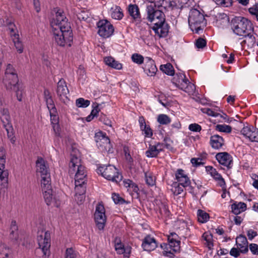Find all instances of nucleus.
<instances>
[{
    "instance_id": "obj_1",
    "label": "nucleus",
    "mask_w": 258,
    "mask_h": 258,
    "mask_svg": "<svg viewBox=\"0 0 258 258\" xmlns=\"http://www.w3.org/2000/svg\"><path fill=\"white\" fill-rule=\"evenodd\" d=\"M53 40L60 46H71L73 34L70 23L63 12L60 10L56 13L55 18L51 22Z\"/></svg>"
},
{
    "instance_id": "obj_2",
    "label": "nucleus",
    "mask_w": 258,
    "mask_h": 258,
    "mask_svg": "<svg viewBox=\"0 0 258 258\" xmlns=\"http://www.w3.org/2000/svg\"><path fill=\"white\" fill-rule=\"evenodd\" d=\"M231 28L234 34L240 36L253 30L251 22L243 17H235L233 18L231 22Z\"/></svg>"
},
{
    "instance_id": "obj_3",
    "label": "nucleus",
    "mask_w": 258,
    "mask_h": 258,
    "mask_svg": "<svg viewBox=\"0 0 258 258\" xmlns=\"http://www.w3.org/2000/svg\"><path fill=\"white\" fill-rule=\"evenodd\" d=\"M188 23L191 29L196 33H199L206 26V20L204 16L199 10L192 9L188 17Z\"/></svg>"
},
{
    "instance_id": "obj_4",
    "label": "nucleus",
    "mask_w": 258,
    "mask_h": 258,
    "mask_svg": "<svg viewBox=\"0 0 258 258\" xmlns=\"http://www.w3.org/2000/svg\"><path fill=\"white\" fill-rule=\"evenodd\" d=\"M97 172L100 173L105 179L113 182L118 183L122 179V176L118 170L110 164L100 166L97 169Z\"/></svg>"
},
{
    "instance_id": "obj_5",
    "label": "nucleus",
    "mask_w": 258,
    "mask_h": 258,
    "mask_svg": "<svg viewBox=\"0 0 258 258\" xmlns=\"http://www.w3.org/2000/svg\"><path fill=\"white\" fill-rule=\"evenodd\" d=\"M37 241L39 248H40L44 255H49V248L50 247V234L48 231L43 232V231H38Z\"/></svg>"
},
{
    "instance_id": "obj_6",
    "label": "nucleus",
    "mask_w": 258,
    "mask_h": 258,
    "mask_svg": "<svg viewBox=\"0 0 258 258\" xmlns=\"http://www.w3.org/2000/svg\"><path fill=\"white\" fill-rule=\"evenodd\" d=\"M79 154L78 150L73 149L71 154V158L69 164L70 169L74 171L77 169L76 174L86 175L85 167L80 164Z\"/></svg>"
},
{
    "instance_id": "obj_7",
    "label": "nucleus",
    "mask_w": 258,
    "mask_h": 258,
    "mask_svg": "<svg viewBox=\"0 0 258 258\" xmlns=\"http://www.w3.org/2000/svg\"><path fill=\"white\" fill-rule=\"evenodd\" d=\"M146 10L147 19L150 22L165 21V16L162 10L157 9L153 4L148 5Z\"/></svg>"
},
{
    "instance_id": "obj_8",
    "label": "nucleus",
    "mask_w": 258,
    "mask_h": 258,
    "mask_svg": "<svg viewBox=\"0 0 258 258\" xmlns=\"http://www.w3.org/2000/svg\"><path fill=\"white\" fill-rule=\"evenodd\" d=\"M94 219L96 226L99 230H103L106 224L105 210L102 204H98L95 209Z\"/></svg>"
},
{
    "instance_id": "obj_9",
    "label": "nucleus",
    "mask_w": 258,
    "mask_h": 258,
    "mask_svg": "<svg viewBox=\"0 0 258 258\" xmlns=\"http://www.w3.org/2000/svg\"><path fill=\"white\" fill-rule=\"evenodd\" d=\"M176 182L183 187H187V190L191 194L194 193V188L191 185V181L185 171L182 169H178L175 173Z\"/></svg>"
},
{
    "instance_id": "obj_10",
    "label": "nucleus",
    "mask_w": 258,
    "mask_h": 258,
    "mask_svg": "<svg viewBox=\"0 0 258 258\" xmlns=\"http://www.w3.org/2000/svg\"><path fill=\"white\" fill-rule=\"evenodd\" d=\"M176 75L178 77L176 84L179 88L189 94L193 93L195 86L189 82L185 75L182 73L176 74Z\"/></svg>"
},
{
    "instance_id": "obj_11",
    "label": "nucleus",
    "mask_w": 258,
    "mask_h": 258,
    "mask_svg": "<svg viewBox=\"0 0 258 258\" xmlns=\"http://www.w3.org/2000/svg\"><path fill=\"white\" fill-rule=\"evenodd\" d=\"M98 33L102 37L108 38L114 32L113 25L106 20H100L97 23Z\"/></svg>"
},
{
    "instance_id": "obj_12",
    "label": "nucleus",
    "mask_w": 258,
    "mask_h": 258,
    "mask_svg": "<svg viewBox=\"0 0 258 258\" xmlns=\"http://www.w3.org/2000/svg\"><path fill=\"white\" fill-rule=\"evenodd\" d=\"M8 30L10 33V35L17 51L19 53H22L23 51V45L22 42L20 40L18 31L14 23L10 22L9 24Z\"/></svg>"
},
{
    "instance_id": "obj_13",
    "label": "nucleus",
    "mask_w": 258,
    "mask_h": 258,
    "mask_svg": "<svg viewBox=\"0 0 258 258\" xmlns=\"http://www.w3.org/2000/svg\"><path fill=\"white\" fill-rule=\"evenodd\" d=\"M56 93L59 100L64 103H67L69 99L68 95L69 90L64 79H61L57 83Z\"/></svg>"
},
{
    "instance_id": "obj_14",
    "label": "nucleus",
    "mask_w": 258,
    "mask_h": 258,
    "mask_svg": "<svg viewBox=\"0 0 258 258\" xmlns=\"http://www.w3.org/2000/svg\"><path fill=\"white\" fill-rule=\"evenodd\" d=\"M1 119L3 125L7 132L8 138L12 144H14L16 141V138L14 134L13 127L11 124L10 114L1 115Z\"/></svg>"
},
{
    "instance_id": "obj_15",
    "label": "nucleus",
    "mask_w": 258,
    "mask_h": 258,
    "mask_svg": "<svg viewBox=\"0 0 258 258\" xmlns=\"http://www.w3.org/2000/svg\"><path fill=\"white\" fill-rule=\"evenodd\" d=\"M5 159V150L3 148H0V183L5 186L8 182V172L7 170H4Z\"/></svg>"
},
{
    "instance_id": "obj_16",
    "label": "nucleus",
    "mask_w": 258,
    "mask_h": 258,
    "mask_svg": "<svg viewBox=\"0 0 258 258\" xmlns=\"http://www.w3.org/2000/svg\"><path fill=\"white\" fill-rule=\"evenodd\" d=\"M95 140L98 147L102 148V150H110L111 145L110 139L106 136L105 133L102 132L95 134Z\"/></svg>"
},
{
    "instance_id": "obj_17",
    "label": "nucleus",
    "mask_w": 258,
    "mask_h": 258,
    "mask_svg": "<svg viewBox=\"0 0 258 258\" xmlns=\"http://www.w3.org/2000/svg\"><path fill=\"white\" fill-rule=\"evenodd\" d=\"M154 24L152 29L160 37H165L168 35L169 26L165 21H157Z\"/></svg>"
},
{
    "instance_id": "obj_18",
    "label": "nucleus",
    "mask_w": 258,
    "mask_h": 258,
    "mask_svg": "<svg viewBox=\"0 0 258 258\" xmlns=\"http://www.w3.org/2000/svg\"><path fill=\"white\" fill-rule=\"evenodd\" d=\"M36 172L41 177L50 175L47 162L41 157H38L36 162Z\"/></svg>"
},
{
    "instance_id": "obj_19",
    "label": "nucleus",
    "mask_w": 258,
    "mask_h": 258,
    "mask_svg": "<svg viewBox=\"0 0 258 258\" xmlns=\"http://www.w3.org/2000/svg\"><path fill=\"white\" fill-rule=\"evenodd\" d=\"M216 158L220 164L228 168L231 167L233 162L232 157L227 152L217 153L216 155Z\"/></svg>"
},
{
    "instance_id": "obj_20",
    "label": "nucleus",
    "mask_w": 258,
    "mask_h": 258,
    "mask_svg": "<svg viewBox=\"0 0 258 258\" xmlns=\"http://www.w3.org/2000/svg\"><path fill=\"white\" fill-rule=\"evenodd\" d=\"M142 247L144 250L151 251L157 247V242L153 237L149 235L143 239Z\"/></svg>"
},
{
    "instance_id": "obj_21",
    "label": "nucleus",
    "mask_w": 258,
    "mask_h": 258,
    "mask_svg": "<svg viewBox=\"0 0 258 258\" xmlns=\"http://www.w3.org/2000/svg\"><path fill=\"white\" fill-rule=\"evenodd\" d=\"M44 199L47 205H52L58 207L60 205V201L52 194V189L42 191Z\"/></svg>"
},
{
    "instance_id": "obj_22",
    "label": "nucleus",
    "mask_w": 258,
    "mask_h": 258,
    "mask_svg": "<svg viewBox=\"0 0 258 258\" xmlns=\"http://www.w3.org/2000/svg\"><path fill=\"white\" fill-rule=\"evenodd\" d=\"M143 69L145 73L149 76H155L158 70L154 61L148 57L145 58V63Z\"/></svg>"
},
{
    "instance_id": "obj_23",
    "label": "nucleus",
    "mask_w": 258,
    "mask_h": 258,
    "mask_svg": "<svg viewBox=\"0 0 258 258\" xmlns=\"http://www.w3.org/2000/svg\"><path fill=\"white\" fill-rule=\"evenodd\" d=\"M139 123L141 131L145 138H152L153 133V131L149 124H147L145 119L143 116L139 117Z\"/></svg>"
},
{
    "instance_id": "obj_24",
    "label": "nucleus",
    "mask_w": 258,
    "mask_h": 258,
    "mask_svg": "<svg viewBox=\"0 0 258 258\" xmlns=\"http://www.w3.org/2000/svg\"><path fill=\"white\" fill-rule=\"evenodd\" d=\"M128 12L134 21L140 23L141 21V17L140 9L137 5L130 4L128 6Z\"/></svg>"
},
{
    "instance_id": "obj_25",
    "label": "nucleus",
    "mask_w": 258,
    "mask_h": 258,
    "mask_svg": "<svg viewBox=\"0 0 258 258\" xmlns=\"http://www.w3.org/2000/svg\"><path fill=\"white\" fill-rule=\"evenodd\" d=\"M236 244L241 253H245L248 251V241L245 236L240 235L237 236Z\"/></svg>"
},
{
    "instance_id": "obj_26",
    "label": "nucleus",
    "mask_w": 258,
    "mask_h": 258,
    "mask_svg": "<svg viewBox=\"0 0 258 258\" xmlns=\"http://www.w3.org/2000/svg\"><path fill=\"white\" fill-rule=\"evenodd\" d=\"M4 83L8 90H12V88L15 89L16 85L19 84V80L17 74H13V77L7 78V76H5L3 79Z\"/></svg>"
},
{
    "instance_id": "obj_27",
    "label": "nucleus",
    "mask_w": 258,
    "mask_h": 258,
    "mask_svg": "<svg viewBox=\"0 0 258 258\" xmlns=\"http://www.w3.org/2000/svg\"><path fill=\"white\" fill-rule=\"evenodd\" d=\"M210 144L213 149L219 150L224 146V140L222 137L215 135L210 137Z\"/></svg>"
},
{
    "instance_id": "obj_28",
    "label": "nucleus",
    "mask_w": 258,
    "mask_h": 258,
    "mask_svg": "<svg viewBox=\"0 0 258 258\" xmlns=\"http://www.w3.org/2000/svg\"><path fill=\"white\" fill-rule=\"evenodd\" d=\"M18 227L15 221H12L10 228V235L9 238L14 243H17L19 235H18Z\"/></svg>"
},
{
    "instance_id": "obj_29",
    "label": "nucleus",
    "mask_w": 258,
    "mask_h": 258,
    "mask_svg": "<svg viewBox=\"0 0 258 258\" xmlns=\"http://www.w3.org/2000/svg\"><path fill=\"white\" fill-rule=\"evenodd\" d=\"M231 211L235 215H238L246 210V204L243 202H235L231 206Z\"/></svg>"
},
{
    "instance_id": "obj_30",
    "label": "nucleus",
    "mask_w": 258,
    "mask_h": 258,
    "mask_svg": "<svg viewBox=\"0 0 258 258\" xmlns=\"http://www.w3.org/2000/svg\"><path fill=\"white\" fill-rule=\"evenodd\" d=\"M104 61L106 65L114 69L120 70L122 68V64L111 56L104 57Z\"/></svg>"
},
{
    "instance_id": "obj_31",
    "label": "nucleus",
    "mask_w": 258,
    "mask_h": 258,
    "mask_svg": "<svg viewBox=\"0 0 258 258\" xmlns=\"http://www.w3.org/2000/svg\"><path fill=\"white\" fill-rule=\"evenodd\" d=\"M161 152V150L160 149L158 150L157 147L150 144L148 150L145 152V155L148 158H155L158 156Z\"/></svg>"
},
{
    "instance_id": "obj_32",
    "label": "nucleus",
    "mask_w": 258,
    "mask_h": 258,
    "mask_svg": "<svg viewBox=\"0 0 258 258\" xmlns=\"http://www.w3.org/2000/svg\"><path fill=\"white\" fill-rule=\"evenodd\" d=\"M12 257V250L4 244L0 245V258Z\"/></svg>"
},
{
    "instance_id": "obj_33",
    "label": "nucleus",
    "mask_w": 258,
    "mask_h": 258,
    "mask_svg": "<svg viewBox=\"0 0 258 258\" xmlns=\"http://www.w3.org/2000/svg\"><path fill=\"white\" fill-rule=\"evenodd\" d=\"M111 16L113 19L121 20L123 17V14L121 8L119 6H115L114 8L111 9Z\"/></svg>"
},
{
    "instance_id": "obj_34",
    "label": "nucleus",
    "mask_w": 258,
    "mask_h": 258,
    "mask_svg": "<svg viewBox=\"0 0 258 258\" xmlns=\"http://www.w3.org/2000/svg\"><path fill=\"white\" fill-rule=\"evenodd\" d=\"M50 181V175L41 177V187L42 191L51 189Z\"/></svg>"
},
{
    "instance_id": "obj_35",
    "label": "nucleus",
    "mask_w": 258,
    "mask_h": 258,
    "mask_svg": "<svg viewBox=\"0 0 258 258\" xmlns=\"http://www.w3.org/2000/svg\"><path fill=\"white\" fill-rule=\"evenodd\" d=\"M160 70L163 73L169 76H173L174 74V70L173 67L170 63L161 65Z\"/></svg>"
},
{
    "instance_id": "obj_36",
    "label": "nucleus",
    "mask_w": 258,
    "mask_h": 258,
    "mask_svg": "<svg viewBox=\"0 0 258 258\" xmlns=\"http://www.w3.org/2000/svg\"><path fill=\"white\" fill-rule=\"evenodd\" d=\"M114 247L117 253L119 254H123L124 252V246L121 242V240L118 237H115L114 239Z\"/></svg>"
},
{
    "instance_id": "obj_37",
    "label": "nucleus",
    "mask_w": 258,
    "mask_h": 258,
    "mask_svg": "<svg viewBox=\"0 0 258 258\" xmlns=\"http://www.w3.org/2000/svg\"><path fill=\"white\" fill-rule=\"evenodd\" d=\"M180 243V241H175L174 242H171L170 243L168 244L163 243L161 244L160 246L162 249L167 248L168 246L173 251H176L179 249Z\"/></svg>"
},
{
    "instance_id": "obj_38",
    "label": "nucleus",
    "mask_w": 258,
    "mask_h": 258,
    "mask_svg": "<svg viewBox=\"0 0 258 258\" xmlns=\"http://www.w3.org/2000/svg\"><path fill=\"white\" fill-rule=\"evenodd\" d=\"M254 127L252 125L244 126L241 131V134L250 141Z\"/></svg>"
},
{
    "instance_id": "obj_39",
    "label": "nucleus",
    "mask_w": 258,
    "mask_h": 258,
    "mask_svg": "<svg viewBox=\"0 0 258 258\" xmlns=\"http://www.w3.org/2000/svg\"><path fill=\"white\" fill-rule=\"evenodd\" d=\"M172 191L173 194L175 196H178L183 192L184 189L187 188V187H183L180 184H178L177 182H173L172 184Z\"/></svg>"
},
{
    "instance_id": "obj_40",
    "label": "nucleus",
    "mask_w": 258,
    "mask_h": 258,
    "mask_svg": "<svg viewBox=\"0 0 258 258\" xmlns=\"http://www.w3.org/2000/svg\"><path fill=\"white\" fill-rule=\"evenodd\" d=\"M197 216L198 221L202 223L206 222L209 219V214L202 210L198 211Z\"/></svg>"
},
{
    "instance_id": "obj_41",
    "label": "nucleus",
    "mask_w": 258,
    "mask_h": 258,
    "mask_svg": "<svg viewBox=\"0 0 258 258\" xmlns=\"http://www.w3.org/2000/svg\"><path fill=\"white\" fill-rule=\"evenodd\" d=\"M87 183H80L77 182L75 183L76 194H85L86 191Z\"/></svg>"
},
{
    "instance_id": "obj_42",
    "label": "nucleus",
    "mask_w": 258,
    "mask_h": 258,
    "mask_svg": "<svg viewBox=\"0 0 258 258\" xmlns=\"http://www.w3.org/2000/svg\"><path fill=\"white\" fill-rule=\"evenodd\" d=\"M12 90H14L16 92L17 99L19 101H22L23 95V88L22 85L20 84H17L16 85V88L15 89L12 88Z\"/></svg>"
},
{
    "instance_id": "obj_43",
    "label": "nucleus",
    "mask_w": 258,
    "mask_h": 258,
    "mask_svg": "<svg viewBox=\"0 0 258 258\" xmlns=\"http://www.w3.org/2000/svg\"><path fill=\"white\" fill-rule=\"evenodd\" d=\"M215 130L220 132L230 133L231 132L232 127L226 124H217L215 126Z\"/></svg>"
},
{
    "instance_id": "obj_44",
    "label": "nucleus",
    "mask_w": 258,
    "mask_h": 258,
    "mask_svg": "<svg viewBox=\"0 0 258 258\" xmlns=\"http://www.w3.org/2000/svg\"><path fill=\"white\" fill-rule=\"evenodd\" d=\"M45 101H46V103L47 105V107L49 111V113H51V114L56 113H57L56 109L55 107L52 98L46 99V100H45Z\"/></svg>"
},
{
    "instance_id": "obj_45",
    "label": "nucleus",
    "mask_w": 258,
    "mask_h": 258,
    "mask_svg": "<svg viewBox=\"0 0 258 258\" xmlns=\"http://www.w3.org/2000/svg\"><path fill=\"white\" fill-rule=\"evenodd\" d=\"M132 60L138 64H141L144 63V57L140 54L138 53H134L132 54Z\"/></svg>"
},
{
    "instance_id": "obj_46",
    "label": "nucleus",
    "mask_w": 258,
    "mask_h": 258,
    "mask_svg": "<svg viewBox=\"0 0 258 258\" xmlns=\"http://www.w3.org/2000/svg\"><path fill=\"white\" fill-rule=\"evenodd\" d=\"M158 122L161 124H167L171 122L170 118L166 114H160L158 116Z\"/></svg>"
},
{
    "instance_id": "obj_47",
    "label": "nucleus",
    "mask_w": 258,
    "mask_h": 258,
    "mask_svg": "<svg viewBox=\"0 0 258 258\" xmlns=\"http://www.w3.org/2000/svg\"><path fill=\"white\" fill-rule=\"evenodd\" d=\"M76 106L78 107L85 108L90 105V102L88 100H85L83 98H80L76 100Z\"/></svg>"
},
{
    "instance_id": "obj_48",
    "label": "nucleus",
    "mask_w": 258,
    "mask_h": 258,
    "mask_svg": "<svg viewBox=\"0 0 258 258\" xmlns=\"http://www.w3.org/2000/svg\"><path fill=\"white\" fill-rule=\"evenodd\" d=\"M248 12L258 21V4L248 9Z\"/></svg>"
},
{
    "instance_id": "obj_49",
    "label": "nucleus",
    "mask_w": 258,
    "mask_h": 258,
    "mask_svg": "<svg viewBox=\"0 0 258 258\" xmlns=\"http://www.w3.org/2000/svg\"><path fill=\"white\" fill-rule=\"evenodd\" d=\"M207 44V41L206 39L203 38H199L197 39L195 43L196 47L198 49H203L206 47Z\"/></svg>"
},
{
    "instance_id": "obj_50",
    "label": "nucleus",
    "mask_w": 258,
    "mask_h": 258,
    "mask_svg": "<svg viewBox=\"0 0 258 258\" xmlns=\"http://www.w3.org/2000/svg\"><path fill=\"white\" fill-rule=\"evenodd\" d=\"M17 74L16 71L12 65L8 64L7 66L5 76H7V78H9L10 76L13 77V74Z\"/></svg>"
},
{
    "instance_id": "obj_51",
    "label": "nucleus",
    "mask_w": 258,
    "mask_h": 258,
    "mask_svg": "<svg viewBox=\"0 0 258 258\" xmlns=\"http://www.w3.org/2000/svg\"><path fill=\"white\" fill-rule=\"evenodd\" d=\"M253 32V30L252 31H249L246 33L245 35L243 36L247 38V41L251 45H253L255 43V38L252 34Z\"/></svg>"
},
{
    "instance_id": "obj_52",
    "label": "nucleus",
    "mask_w": 258,
    "mask_h": 258,
    "mask_svg": "<svg viewBox=\"0 0 258 258\" xmlns=\"http://www.w3.org/2000/svg\"><path fill=\"white\" fill-rule=\"evenodd\" d=\"M86 176L87 175L76 174L75 177V183H76L77 182H79L81 184L86 183Z\"/></svg>"
},
{
    "instance_id": "obj_53",
    "label": "nucleus",
    "mask_w": 258,
    "mask_h": 258,
    "mask_svg": "<svg viewBox=\"0 0 258 258\" xmlns=\"http://www.w3.org/2000/svg\"><path fill=\"white\" fill-rule=\"evenodd\" d=\"M217 5L224 7H228L232 5V0H213Z\"/></svg>"
},
{
    "instance_id": "obj_54",
    "label": "nucleus",
    "mask_w": 258,
    "mask_h": 258,
    "mask_svg": "<svg viewBox=\"0 0 258 258\" xmlns=\"http://www.w3.org/2000/svg\"><path fill=\"white\" fill-rule=\"evenodd\" d=\"M112 199L116 204H122L125 202V200L121 198L118 194L115 193L112 195Z\"/></svg>"
},
{
    "instance_id": "obj_55",
    "label": "nucleus",
    "mask_w": 258,
    "mask_h": 258,
    "mask_svg": "<svg viewBox=\"0 0 258 258\" xmlns=\"http://www.w3.org/2000/svg\"><path fill=\"white\" fill-rule=\"evenodd\" d=\"M202 111L206 113L209 116H213V117H218L219 115V113L215 112L212 109L209 108H205L202 109Z\"/></svg>"
},
{
    "instance_id": "obj_56",
    "label": "nucleus",
    "mask_w": 258,
    "mask_h": 258,
    "mask_svg": "<svg viewBox=\"0 0 258 258\" xmlns=\"http://www.w3.org/2000/svg\"><path fill=\"white\" fill-rule=\"evenodd\" d=\"M146 182L150 186H153L155 183V180L150 174H145Z\"/></svg>"
},
{
    "instance_id": "obj_57",
    "label": "nucleus",
    "mask_w": 258,
    "mask_h": 258,
    "mask_svg": "<svg viewBox=\"0 0 258 258\" xmlns=\"http://www.w3.org/2000/svg\"><path fill=\"white\" fill-rule=\"evenodd\" d=\"M65 258H76V253L72 248L67 249Z\"/></svg>"
},
{
    "instance_id": "obj_58",
    "label": "nucleus",
    "mask_w": 258,
    "mask_h": 258,
    "mask_svg": "<svg viewBox=\"0 0 258 258\" xmlns=\"http://www.w3.org/2000/svg\"><path fill=\"white\" fill-rule=\"evenodd\" d=\"M188 129L192 132H200L202 130V127L199 124L195 123L189 124Z\"/></svg>"
},
{
    "instance_id": "obj_59",
    "label": "nucleus",
    "mask_w": 258,
    "mask_h": 258,
    "mask_svg": "<svg viewBox=\"0 0 258 258\" xmlns=\"http://www.w3.org/2000/svg\"><path fill=\"white\" fill-rule=\"evenodd\" d=\"M210 175L215 179L222 181V182H224V179L222 178V176L217 172L215 168H214V171H212V173Z\"/></svg>"
},
{
    "instance_id": "obj_60",
    "label": "nucleus",
    "mask_w": 258,
    "mask_h": 258,
    "mask_svg": "<svg viewBox=\"0 0 258 258\" xmlns=\"http://www.w3.org/2000/svg\"><path fill=\"white\" fill-rule=\"evenodd\" d=\"M99 120L106 125L109 126H111V121L104 114H102L100 116Z\"/></svg>"
},
{
    "instance_id": "obj_61",
    "label": "nucleus",
    "mask_w": 258,
    "mask_h": 258,
    "mask_svg": "<svg viewBox=\"0 0 258 258\" xmlns=\"http://www.w3.org/2000/svg\"><path fill=\"white\" fill-rule=\"evenodd\" d=\"M93 109L92 110L90 114L91 116H93V117H95V116H97V114H98L100 109L99 108V105L97 103H94L93 104Z\"/></svg>"
},
{
    "instance_id": "obj_62",
    "label": "nucleus",
    "mask_w": 258,
    "mask_h": 258,
    "mask_svg": "<svg viewBox=\"0 0 258 258\" xmlns=\"http://www.w3.org/2000/svg\"><path fill=\"white\" fill-rule=\"evenodd\" d=\"M202 159L200 158H191L190 162L194 166L198 167L204 164V163L202 162Z\"/></svg>"
},
{
    "instance_id": "obj_63",
    "label": "nucleus",
    "mask_w": 258,
    "mask_h": 258,
    "mask_svg": "<svg viewBox=\"0 0 258 258\" xmlns=\"http://www.w3.org/2000/svg\"><path fill=\"white\" fill-rule=\"evenodd\" d=\"M249 249L253 254H258V245L255 243H251L249 245Z\"/></svg>"
},
{
    "instance_id": "obj_64",
    "label": "nucleus",
    "mask_w": 258,
    "mask_h": 258,
    "mask_svg": "<svg viewBox=\"0 0 258 258\" xmlns=\"http://www.w3.org/2000/svg\"><path fill=\"white\" fill-rule=\"evenodd\" d=\"M250 141L258 142V130L254 128L250 139Z\"/></svg>"
}]
</instances>
